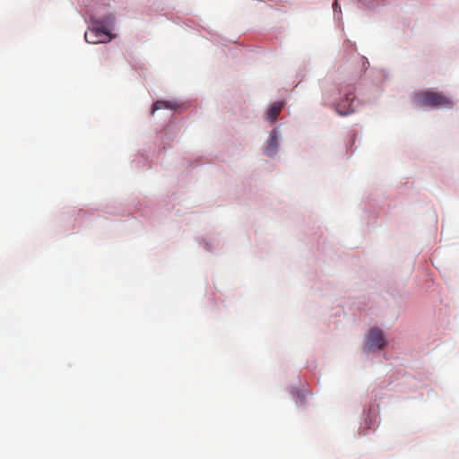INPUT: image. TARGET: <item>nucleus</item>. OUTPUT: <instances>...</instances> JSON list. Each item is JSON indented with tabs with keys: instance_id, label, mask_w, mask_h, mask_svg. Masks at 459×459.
Returning a JSON list of instances; mask_svg holds the SVG:
<instances>
[{
	"instance_id": "nucleus-5",
	"label": "nucleus",
	"mask_w": 459,
	"mask_h": 459,
	"mask_svg": "<svg viewBox=\"0 0 459 459\" xmlns=\"http://www.w3.org/2000/svg\"><path fill=\"white\" fill-rule=\"evenodd\" d=\"M279 146V138H278V133L275 130H273L270 133V139L268 142V144L265 148V152L268 156L273 155Z\"/></svg>"
},
{
	"instance_id": "nucleus-1",
	"label": "nucleus",
	"mask_w": 459,
	"mask_h": 459,
	"mask_svg": "<svg viewBox=\"0 0 459 459\" xmlns=\"http://www.w3.org/2000/svg\"><path fill=\"white\" fill-rule=\"evenodd\" d=\"M414 101L420 107L446 108H451L453 101L450 98L441 92L421 91L414 95Z\"/></svg>"
},
{
	"instance_id": "nucleus-2",
	"label": "nucleus",
	"mask_w": 459,
	"mask_h": 459,
	"mask_svg": "<svg viewBox=\"0 0 459 459\" xmlns=\"http://www.w3.org/2000/svg\"><path fill=\"white\" fill-rule=\"evenodd\" d=\"M386 345L385 333L378 328H372L367 337L365 349L367 351H378Z\"/></svg>"
},
{
	"instance_id": "nucleus-6",
	"label": "nucleus",
	"mask_w": 459,
	"mask_h": 459,
	"mask_svg": "<svg viewBox=\"0 0 459 459\" xmlns=\"http://www.w3.org/2000/svg\"><path fill=\"white\" fill-rule=\"evenodd\" d=\"M282 108H283V103L282 102H274L270 107V108L268 109V111L266 113L267 120H269L272 123H274L276 121L278 116L281 112Z\"/></svg>"
},
{
	"instance_id": "nucleus-3",
	"label": "nucleus",
	"mask_w": 459,
	"mask_h": 459,
	"mask_svg": "<svg viewBox=\"0 0 459 459\" xmlns=\"http://www.w3.org/2000/svg\"><path fill=\"white\" fill-rule=\"evenodd\" d=\"M84 38L90 44H98L108 42L112 40L114 36L111 35L104 27L97 26L87 30L84 34Z\"/></svg>"
},
{
	"instance_id": "nucleus-7",
	"label": "nucleus",
	"mask_w": 459,
	"mask_h": 459,
	"mask_svg": "<svg viewBox=\"0 0 459 459\" xmlns=\"http://www.w3.org/2000/svg\"><path fill=\"white\" fill-rule=\"evenodd\" d=\"M176 108L177 105L175 103H171L169 101L165 100H158L152 105V113L153 114L155 111L161 108L175 109Z\"/></svg>"
},
{
	"instance_id": "nucleus-4",
	"label": "nucleus",
	"mask_w": 459,
	"mask_h": 459,
	"mask_svg": "<svg viewBox=\"0 0 459 459\" xmlns=\"http://www.w3.org/2000/svg\"><path fill=\"white\" fill-rule=\"evenodd\" d=\"M355 101V96L352 91H347L345 93V99L341 100L337 106L336 110L342 116H346L354 112L353 103Z\"/></svg>"
}]
</instances>
